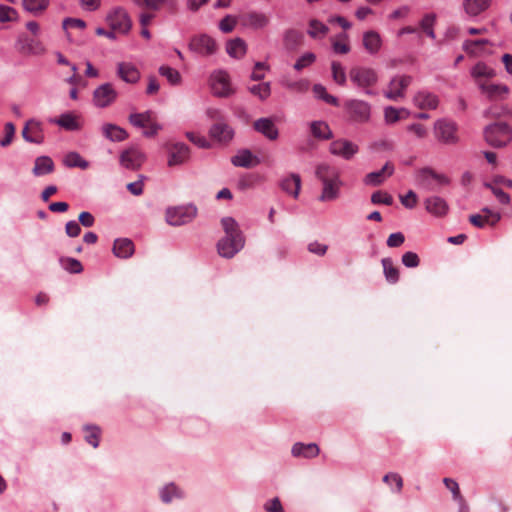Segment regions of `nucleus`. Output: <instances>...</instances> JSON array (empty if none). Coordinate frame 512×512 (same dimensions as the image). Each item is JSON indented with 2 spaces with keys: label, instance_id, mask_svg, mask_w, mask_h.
I'll return each instance as SVG.
<instances>
[{
  "label": "nucleus",
  "instance_id": "1",
  "mask_svg": "<svg viewBox=\"0 0 512 512\" xmlns=\"http://www.w3.org/2000/svg\"><path fill=\"white\" fill-rule=\"evenodd\" d=\"M206 113L209 119L215 122L209 129V136L219 143L230 142L234 137V130L224 120L221 111L216 108H209Z\"/></svg>",
  "mask_w": 512,
  "mask_h": 512
},
{
  "label": "nucleus",
  "instance_id": "2",
  "mask_svg": "<svg viewBox=\"0 0 512 512\" xmlns=\"http://www.w3.org/2000/svg\"><path fill=\"white\" fill-rule=\"evenodd\" d=\"M485 141L494 148H502L512 141V128L505 122H495L484 128Z\"/></svg>",
  "mask_w": 512,
  "mask_h": 512
},
{
  "label": "nucleus",
  "instance_id": "3",
  "mask_svg": "<svg viewBox=\"0 0 512 512\" xmlns=\"http://www.w3.org/2000/svg\"><path fill=\"white\" fill-rule=\"evenodd\" d=\"M457 124L446 118L438 119L434 123V135L437 141L445 145L458 143Z\"/></svg>",
  "mask_w": 512,
  "mask_h": 512
},
{
  "label": "nucleus",
  "instance_id": "4",
  "mask_svg": "<svg viewBox=\"0 0 512 512\" xmlns=\"http://www.w3.org/2000/svg\"><path fill=\"white\" fill-rule=\"evenodd\" d=\"M197 215V207L193 204L168 208L166 221L172 226H181L190 223Z\"/></svg>",
  "mask_w": 512,
  "mask_h": 512
},
{
  "label": "nucleus",
  "instance_id": "5",
  "mask_svg": "<svg viewBox=\"0 0 512 512\" xmlns=\"http://www.w3.org/2000/svg\"><path fill=\"white\" fill-rule=\"evenodd\" d=\"M209 82L213 95L217 97L226 98L234 94L230 76L225 70L212 72Z\"/></svg>",
  "mask_w": 512,
  "mask_h": 512
},
{
  "label": "nucleus",
  "instance_id": "6",
  "mask_svg": "<svg viewBox=\"0 0 512 512\" xmlns=\"http://www.w3.org/2000/svg\"><path fill=\"white\" fill-rule=\"evenodd\" d=\"M344 108L349 119L356 123H366L371 117V106L368 102L359 99L345 101Z\"/></svg>",
  "mask_w": 512,
  "mask_h": 512
},
{
  "label": "nucleus",
  "instance_id": "7",
  "mask_svg": "<svg viewBox=\"0 0 512 512\" xmlns=\"http://www.w3.org/2000/svg\"><path fill=\"white\" fill-rule=\"evenodd\" d=\"M245 245V238L243 234H236L235 236L225 235L217 243V250L221 257L232 258L236 255Z\"/></svg>",
  "mask_w": 512,
  "mask_h": 512
},
{
  "label": "nucleus",
  "instance_id": "8",
  "mask_svg": "<svg viewBox=\"0 0 512 512\" xmlns=\"http://www.w3.org/2000/svg\"><path fill=\"white\" fill-rule=\"evenodd\" d=\"M106 21L112 32H129L132 27L128 12L121 7L112 9L107 14Z\"/></svg>",
  "mask_w": 512,
  "mask_h": 512
},
{
  "label": "nucleus",
  "instance_id": "9",
  "mask_svg": "<svg viewBox=\"0 0 512 512\" xmlns=\"http://www.w3.org/2000/svg\"><path fill=\"white\" fill-rule=\"evenodd\" d=\"M15 47L23 55H41L45 51L36 34H20Z\"/></svg>",
  "mask_w": 512,
  "mask_h": 512
},
{
  "label": "nucleus",
  "instance_id": "10",
  "mask_svg": "<svg viewBox=\"0 0 512 512\" xmlns=\"http://www.w3.org/2000/svg\"><path fill=\"white\" fill-rule=\"evenodd\" d=\"M190 49L202 56L216 53L218 45L209 34H195L189 43Z\"/></svg>",
  "mask_w": 512,
  "mask_h": 512
},
{
  "label": "nucleus",
  "instance_id": "11",
  "mask_svg": "<svg viewBox=\"0 0 512 512\" xmlns=\"http://www.w3.org/2000/svg\"><path fill=\"white\" fill-rule=\"evenodd\" d=\"M350 80L360 88H368L378 81L376 71L368 67H354L349 72Z\"/></svg>",
  "mask_w": 512,
  "mask_h": 512
},
{
  "label": "nucleus",
  "instance_id": "12",
  "mask_svg": "<svg viewBox=\"0 0 512 512\" xmlns=\"http://www.w3.org/2000/svg\"><path fill=\"white\" fill-rule=\"evenodd\" d=\"M146 155L137 147H130L121 152L119 162L122 167L136 171L145 162Z\"/></svg>",
  "mask_w": 512,
  "mask_h": 512
},
{
  "label": "nucleus",
  "instance_id": "13",
  "mask_svg": "<svg viewBox=\"0 0 512 512\" xmlns=\"http://www.w3.org/2000/svg\"><path fill=\"white\" fill-rule=\"evenodd\" d=\"M118 93L110 83L98 86L93 92V103L98 108L110 106L116 99Z\"/></svg>",
  "mask_w": 512,
  "mask_h": 512
},
{
  "label": "nucleus",
  "instance_id": "14",
  "mask_svg": "<svg viewBox=\"0 0 512 512\" xmlns=\"http://www.w3.org/2000/svg\"><path fill=\"white\" fill-rule=\"evenodd\" d=\"M412 78L410 76L401 75L391 79L387 91L384 95L386 98L397 101L404 96V91L411 84Z\"/></svg>",
  "mask_w": 512,
  "mask_h": 512
},
{
  "label": "nucleus",
  "instance_id": "15",
  "mask_svg": "<svg viewBox=\"0 0 512 512\" xmlns=\"http://www.w3.org/2000/svg\"><path fill=\"white\" fill-rule=\"evenodd\" d=\"M357 144L346 139H337L331 142L329 151L335 156H339L345 160H350L358 152Z\"/></svg>",
  "mask_w": 512,
  "mask_h": 512
},
{
  "label": "nucleus",
  "instance_id": "16",
  "mask_svg": "<svg viewBox=\"0 0 512 512\" xmlns=\"http://www.w3.org/2000/svg\"><path fill=\"white\" fill-rule=\"evenodd\" d=\"M190 158L189 147L181 142L172 144L168 148V166H178L186 163Z\"/></svg>",
  "mask_w": 512,
  "mask_h": 512
},
{
  "label": "nucleus",
  "instance_id": "17",
  "mask_svg": "<svg viewBox=\"0 0 512 512\" xmlns=\"http://www.w3.org/2000/svg\"><path fill=\"white\" fill-rule=\"evenodd\" d=\"M328 24L329 26L318 20H312L310 22L312 32H328L330 29L336 28V26H339L343 30H348L351 28L350 22L341 16H330L328 18Z\"/></svg>",
  "mask_w": 512,
  "mask_h": 512
},
{
  "label": "nucleus",
  "instance_id": "18",
  "mask_svg": "<svg viewBox=\"0 0 512 512\" xmlns=\"http://www.w3.org/2000/svg\"><path fill=\"white\" fill-rule=\"evenodd\" d=\"M269 22L268 17L260 12H251L240 17L241 26L245 29H264Z\"/></svg>",
  "mask_w": 512,
  "mask_h": 512
},
{
  "label": "nucleus",
  "instance_id": "19",
  "mask_svg": "<svg viewBox=\"0 0 512 512\" xmlns=\"http://www.w3.org/2000/svg\"><path fill=\"white\" fill-rule=\"evenodd\" d=\"M394 173V166L387 162L382 169L368 173L363 182L368 186H379Z\"/></svg>",
  "mask_w": 512,
  "mask_h": 512
},
{
  "label": "nucleus",
  "instance_id": "20",
  "mask_svg": "<svg viewBox=\"0 0 512 512\" xmlns=\"http://www.w3.org/2000/svg\"><path fill=\"white\" fill-rule=\"evenodd\" d=\"M424 205L426 211L435 217H443L449 210L446 200L436 195L426 198Z\"/></svg>",
  "mask_w": 512,
  "mask_h": 512
},
{
  "label": "nucleus",
  "instance_id": "21",
  "mask_svg": "<svg viewBox=\"0 0 512 512\" xmlns=\"http://www.w3.org/2000/svg\"><path fill=\"white\" fill-rule=\"evenodd\" d=\"M253 127L271 141L276 140L279 136L278 128L271 118H259L254 122Z\"/></svg>",
  "mask_w": 512,
  "mask_h": 512
},
{
  "label": "nucleus",
  "instance_id": "22",
  "mask_svg": "<svg viewBox=\"0 0 512 512\" xmlns=\"http://www.w3.org/2000/svg\"><path fill=\"white\" fill-rule=\"evenodd\" d=\"M492 5V0H463L462 9L469 17H477L487 11Z\"/></svg>",
  "mask_w": 512,
  "mask_h": 512
},
{
  "label": "nucleus",
  "instance_id": "23",
  "mask_svg": "<svg viewBox=\"0 0 512 512\" xmlns=\"http://www.w3.org/2000/svg\"><path fill=\"white\" fill-rule=\"evenodd\" d=\"M117 75L126 83L135 84L140 79V72L135 65L129 62H120L117 65Z\"/></svg>",
  "mask_w": 512,
  "mask_h": 512
},
{
  "label": "nucleus",
  "instance_id": "24",
  "mask_svg": "<svg viewBox=\"0 0 512 512\" xmlns=\"http://www.w3.org/2000/svg\"><path fill=\"white\" fill-rule=\"evenodd\" d=\"M260 159L253 155L250 150L242 149L231 158V163L236 167L251 168L260 164Z\"/></svg>",
  "mask_w": 512,
  "mask_h": 512
},
{
  "label": "nucleus",
  "instance_id": "25",
  "mask_svg": "<svg viewBox=\"0 0 512 512\" xmlns=\"http://www.w3.org/2000/svg\"><path fill=\"white\" fill-rule=\"evenodd\" d=\"M342 184L340 177L327 182H322L323 189L319 196V200L325 202L337 199L339 197Z\"/></svg>",
  "mask_w": 512,
  "mask_h": 512
},
{
  "label": "nucleus",
  "instance_id": "26",
  "mask_svg": "<svg viewBox=\"0 0 512 512\" xmlns=\"http://www.w3.org/2000/svg\"><path fill=\"white\" fill-rule=\"evenodd\" d=\"M413 101L420 109H436L439 104L437 95L429 91H419L414 96Z\"/></svg>",
  "mask_w": 512,
  "mask_h": 512
},
{
  "label": "nucleus",
  "instance_id": "27",
  "mask_svg": "<svg viewBox=\"0 0 512 512\" xmlns=\"http://www.w3.org/2000/svg\"><path fill=\"white\" fill-rule=\"evenodd\" d=\"M320 449L316 443L297 442L292 446L291 453L294 457L314 458L319 455Z\"/></svg>",
  "mask_w": 512,
  "mask_h": 512
},
{
  "label": "nucleus",
  "instance_id": "28",
  "mask_svg": "<svg viewBox=\"0 0 512 512\" xmlns=\"http://www.w3.org/2000/svg\"><path fill=\"white\" fill-rule=\"evenodd\" d=\"M478 87L481 92L490 99H496L506 95L509 91L506 85L488 83L486 81H478Z\"/></svg>",
  "mask_w": 512,
  "mask_h": 512
},
{
  "label": "nucleus",
  "instance_id": "29",
  "mask_svg": "<svg viewBox=\"0 0 512 512\" xmlns=\"http://www.w3.org/2000/svg\"><path fill=\"white\" fill-rule=\"evenodd\" d=\"M113 253L118 258L127 259L134 253V244L128 238H119L114 241Z\"/></svg>",
  "mask_w": 512,
  "mask_h": 512
},
{
  "label": "nucleus",
  "instance_id": "30",
  "mask_svg": "<svg viewBox=\"0 0 512 512\" xmlns=\"http://www.w3.org/2000/svg\"><path fill=\"white\" fill-rule=\"evenodd\" d=\"M103 135L112 142H121L128 138V133L122 127L106 123L102 126Z\"/></svg>",
  "mask_w": 512,
  "mask_h": 512
},
{
  "label": "nucleus",
  "instance_id": "31",
  "mask_svg": "<svg viewBox=\"0 0 512 512\" xmlns=\"http://www.w3.org/2000/svg\"><path fill=\"white\" fill-rule=\"evenodd\" d=\"M55 165L49 156H39L34 161L32 173L36 177L50 174L54 171Z\"/></svg>",
  "mask_w": 512,
  "mask_h": 512
},
{
  "label": "nucleus",
  "instance_id": "32",
  "mask_svg": "<svg viewBox=\"0 0 512 512\" xmlns=\"http://www.w3.org/2000/svg\"><path fill=\"white\" fill-rule=\"evenodd\" d=\"M159 496L163 503L169 504L174 499H182L184 497L183 491L175 485V483L171 482L164 485L159 490Z\"/></svg>",
  "mask_w": 512,
  "mask_h": 512
},
{
  "label": "nucleus",
  "instance_id": "33",
  "mask_svg": "<svg viewBox=\"0 0 512 512\" xmlns=\"http://www.w3.org/2000/svg\"><path fill=\"white\" fill-rule=\"evenodd\" d=\"M280 186L287 194L297 198L301 188V178L298 174L292 173L282 179Z\"/></svg>",
  "mask_w": 512,
  "mask_h": 512
},
{
  "label": "nucleus",
  "instance_id": "34",
  "mask_svg": "<svg viewBox=\"0 0 512 512\" xmlns=\"http://www.w3.org/2000/svg\"><path fill=\"white\" fill-rule=\"evenodd\" d=\"M247 51L246 43L243 39L237 37L227 42L226 52L230 57L240 59Z\"/></svg>",
  "mask_w": 512,
  "mask_h": 512
},
{
  "label": "nucleus",
  "instance_id": "35",
  "mask_svg": "<svg viewBox=\"0 0 512 512\" xmlns=\"http://www.w3.org/2000/svg\"><path fill=\"white\" fill-rule=\"evenodd\" d=\"M315 175L321 182H327L340 177V172L336 167L322 163L316 167Z\"/></svg>",
  "mask_w": 512,
  "mask_h": 512
},
{
  "label": "nucleus",
  "instance_id": "36",
  "mask_svg": "<svg viewBox=\"0 0 512 512\" xmlns=\"http://www.w3.org/2000/svg\"><path fill=\"white\" fill-rule=\"evenodd\" d=\"M490 43L486 39H479L475 41H467L464 43L463 48L471 55L479 56L482 53L490 52Z\"/></svg>",
  "mask_w": 512,
  "mask_h": 512
},
{
  "label": "nucleus",
  "instance_id": "37",
  "mask_svg": "<svg viewBox=\"0 0 512 512\" xmlns=\"http://www.w3.org/2000/svg\"><path fill=\"white\" fill-rule=\"evenodd\" d=\"M312 135L320 140H329L333 137L332 130L324 121H313L310 124Z\"/></svg>",
  "mask_w": 512,
  "mask_h": 512
},
{
  "label": "nucleus",
  "instance_id": "38",
  "mask_svg": "<svg viewBox=\"0 0 512 512\" xmlns=\"http://www.w3.org/2000/svg\"><path fill=\"white\" fill-rule=\"evenodd\" d=\"M279 83L282 87L297 93H304L309 89V82L306 79L291 80L288 76H283Z\"/></svg>",
  "mask_w": 512,
  "mask_h": 512
},
{
  "label": "nucleus",
  "instance_id": "39",
  "mask_svg": "<svg viewBox=\"0 0 512 512\" xmlns=\"http://www.w3.org/2000/svg\"><path fill=\"white\" fill-rule=\"evenodd\" d=\"M471 76L478 85V81H484L483 79H490L494 77L495 71L485 63L479 62L471 69Z\"/></svg>",
  "mask_w": 512,
  "mask_h": 512
},
{
  "label": "nucleus",
  "instance_id": "40",
  "mask_svg": "<svg viewBox=\"0 0 512 512\" xmlns=\"http://www.w3.org/2000/svg\"><path fill=\"white\" fill-rule=\"evenodd\" d=\"M51 122L68 131H76L80 128L76 117L71 113L61 114L58 118L51 120Z\"/></svg>",
  "mask_w": 512,
  "mask_h": 512
},
{
  "label": "nucleus",
  "instance_id": "41",
  "mask_svg": "<svg viewBox=\"0 0 512 512\" xmlns=\"http://www.w3.org/2000/svg\"><path fill=\"white\" fill-rule=\"evenodd\" d=\"M152 121L153 113L151 111H145L142 113H132L129 116L130 124L137 128H148Z\"/></svg>",
  "mask_w": 512,
  "mask_h": 512
},
{
  "label": "nucleus",
  "instance_id": "42",
  "mask_svg": "<svg viewBox=\"0 0 512 512\" xmlns=\"http://www.w3.org/2000/svg\"><path fill=\"white\" fill-rule=\"evenodd\" d=\"M382 266H383V272L385 279L390 284H395L399 280V271L398 269L393 265V260L391 258H383L381 260Z\"/></svg>",
  "mask_w": 512,
  "mask_h": 512
},
{
  "label": "nucleus",
  "instance_id": "43",
  "mask_svg": "<svg viewBox=\"0 0 512 512\" xmlns=\"http://www.w3.org/2000/svg\"><path fill=\"white\" fill-rule=\"evenodd\" d=\"M63 164L69 168L78 167L81 169H86L89 166V163L83 159L78 152H69L66 154L63 159Z\"/></svg>",
  "mask_w": 512,
  "mask_h": 512
},
{
  "label": "nucleus",
  "instance_id": "44",
  "mask_svg": "<svg viewBox=\"0 0 512 512\" xmlns=\"http://www.w3.org/2000/svg\"><path fill=\"white\" fill-rule=\"evenodd\" d=\"M313 93L317 99L333 106H339V100L335 96L330 95L322 84H315L313 86Z\"/></svg>",
  "mask_w": 512,
  "mask_h": 512
},
{
  "label": "nucleus",
  "instance_id": "45",
  "mask_svg": "<svg viewBox=\"0 0 512 512\" xmlns=\"http://www.w3.org/2000/svg\"><path fill=\"white\" fill-rule=\"evenodd\" d=\"M249 92L258 97L261 101H265L271 95V84L270 82H263L252 85L248 88Z\"/></svg>",
  "mask_w": 512,
  "mask_h": 512
},
{
  "label": "nucleus",
  "instance_id": "46",
  "mask_svg": "<svg viewBox=\"0 0 512 512\" xmlns=\"http://www.w3.org/2000/svg\"><path fill=\"white\" fill-rule=\"evenodd\" d=\"M421 177H422V181H423L424 185L427 188H430V182H429L430 180H435L441 185L448 184V182H449V180L446 176L437 174L436 172H434L433 170L428 169V168L423 169L421 171Z\"/></svg>",
  "mask_w": 512,
  "mask_h": 512
},
{
  "label": "nucleus",
  "instance_id": "47",
  "mask_svg": "<svg viewBox=\"0 0 512 512\" xmlns=\"http://www.w3.org/2000/svg\"><path fill=\"white\" fill-rule=\"evenodd\" d=\"M363 45L369 53L377 52L382 45L380 34H363Z\"/></svg>",
  "mask_w": 512,
  "mask_h": 512
},
{
  "label": "nucleus",
  "instance_id": "48",
  "mask_svg": "<svg viewBox=\"0 0 512 512\" xmlns=\"http://www.w3.org/2000/svg\"><path fill=\"white\" fill-rule=\"evenodd\" d=\"M159 74L165 77L171 85H179L181 83L182 78L180 73L170 66H160Z\"/></svg>",
  "mask_w": 512,
  "mask_h": 512
},
{
  "label": "nucleus",
  "instance_id": "49",
  "mask_svg": "<svg viewBox=\"0 0 512 512\" xmlns=\"http://www.w3.org/2000/svg\"><path fill=\"white\" fill-rule=\"evenodd\" d=\"M84 430L86 432L85 441L93 448H97L99 446V437L101 433L100 428L96 425H86Z\"/></svg>",
  "mask_w": 512,
  "mask_h": 512
},
{
  "label": "nucleus",
  "instance_id": "50",
  "mask_svg": "<svg viewBox=\"0 0 512 512\" xmlns=\"http://www.w3.org/2000/svg\"><path fill=\"white\" fill-rule=\"evenodd\" d=\"M22 4L26 11L37 14L48 7L49 0H22Z\"/></svg>",
  "mask_w": 512,
  "mask_h": 512
},
{
  "label": "nucleus",
  "instance_id": "51",
  "mask_svg": "<svg viewBox=\"0 0 512 512\" xmlns=\"http://www.w3.org/2000/svg\"><path fill=\"white\" fill-rule=\"evenodd\" d=\"M62 267L73 274H78L83 271L81 262L75 258L67 257L60 260Z\"/></svg>",
  "mask_w": 512,
  "mask_h": 512
},
{
  "label": "nucleus",
  "instance_id": "52",
  "mask_svg": "<svg viewBox=\"0 0 512 512\" xmlns=\"http://www.w3.org/2000/svg\"><path fill=\"white\" fill-rule=\"evenodd\" d=\"M407 133H409L413 139L422 140L426 138L428 131L423 124L412 123L406 127Z\"/></svg>",
  "mask_w": 512,
  "mask_h": 512
},
{
  "label": "nucleus",
  "instance_id": "53",
  "mask_svg": "<svg viewBox=\"0 0 512 512\" xmlns=\"http://www.w3.org/2000/svg\"><path fill=\"white\" fill-rule=\"evenodd\" d=\"M484 186L491 190L493 195L497 198V200L503 204L508 205L511 201L510 196L504 192L501 188H498L494 183H484Z\"/></svg>",
  "mask_w": 512,
  "mask_h": 512
},
{
  "label": "nucleus",
  "instance_id": "54",
  "mask_svg": "<svg viewBox=\"0 0 512 512\" xmlns=\"http://www.w3.org/2000/svg\"><path fill=\"white\" fill-rule=\"evenodd\" d=\"M222 227L225 231V235L232 236L236 234H242V232L238 228V224L236 220L232 217H224L221 220Z\"/></svg>",
  "mask_w": 512,
  "mask_h": 512
},
{
  "label": "nucleus",
  "instance_id": "55",
  "mask_svg": "<svg viewBox=\"0 0 512 512\" xmlns=\"http://www.w3.org/2000/svg\"><path fill=\"white\" fill-rule=\"evenodd\" d=\"M86 27V22L80 18L68 17L62 21V28L64 30H84Z\"/></svg>",
  "mask_w": 512,
  "mask_h": 512
},
{
  "label": "nucleus",
  "instance_id": "56",
  "mask_svg": "<svg viewBox=\"0 0 512 512\" xmlns=\"http://www.w3.org/2000/svg\"><path fill=\"white\" fill-rule=\"evenodd\" d=\"M331 69L333 80L341 86L345 85L346 73L343 66L338 62H332Z\"/></svg>",
  "mask_w": 512,
  "mask_h": 512
},
{
  "label": "nucleus",
  "instance_id": "57",
  "mask_svg": "<svg viewBox=\"0 0 512 512\" xmlns=\"http://www.w3.org/2000/svg\"><path fill=\"white\" fill-rule=\"evenodd\" d=\"M437 21V15L435 13H427L423 16L420 21V28L422 32H433Z\"/></svg>",
  "mask_w": 512,
  "mask_h": 512
},
{
  "label": "nucleus",
  "instance_id": "58",
  "mask_svg": "<svg viewBox=\"0 0 512 512\" xmlns=\"http://www.w3.org/2000/svg\"><path fill=\"white\" fill-rule=\"evenodd\" d=\"M316 60L315 54L311 52H307L303 54L294 64V69L300 71L308 66H310Z\"/></svg>",
  "mask_w": 512,
  "mask_h": 512
},
{
  "label": "nucleus",
  "instance_id": "59",
  "mask_svg": "<svg viewBox=\"0 0 512 512\" xmlns=\"http://www.w3.org/2000/svg\"><path fill=\"white\" fill-rule=\"evenodd\" d=\"M371 202L373 204H384V205H392L393 197L387 192L376 191L371 195Z\"/></svg>",
  "mask_w": 512,
  "mask_h": 512
},
{
  "label": "nucleus",
  "instance_id": "60",
  "mask_svg": "<svg viewBox=\"0 0 512 512\" xmlns=\"http://www.w3.org/2000/svg\"><path fill=\"white\" fill-rule=\"evenodd\" d=\"M5 136L0 140V146L7 147L11 144L15 135V126L12 122H7L4 126Z\"/></svg>",
  "mask_w": 512,
  "mask_h": 512
},
{
  "label": "nucleus",
  "instance_id": "61",
  "mask_svg": "<svg viewBox=\"0 0 512 512\" xmlns=\"http://www.w3.org/2000/svg\"><path fill=\"white\" fill-rule=\"evenodd\" d=\"M481 213L484 215L485 221L490 226H494L501 219V214L499 212L493 211L488 207L482 208Z\"/></svg>",
  "mask_w": 512,
  "mask_h": 512
},
{
  "label": "nucleus",
  "instance_id": "62",
  "mask_svg": "<svg viewBox=\"0 0 512 512\" xmlns=\"http://www.w3.org/2000/svg\"><path fill=\"white\" fill-rule=\"evenodd\" d=\"M420 260L416 253L408 251L402 256V264L407 268H415L419 265Z\"/></svg>",
  "mask_w": 512,
  "mask_h": 512
},
{
  "label": "nucleus",
  "instance_id": "63",
  "mask_svg": "<svg viewBox=\"0 0 512 512\" xmlns=\"http://www.w3.org/2000/svg\"><path fill=\"white\" fill-rule=\"evenodd\" d=\"M237 24V18L232 15L225 16L219 23V29L222 32H231Z\"/></svg>",
  "mask_w": 512,
  "mask_h": 512
},
{
  "label": "nucleus",
  "instance_id": "64",
  "mask_svg": "<svg viewBox=\"0 0 512 512\" xmlns=\"http://www.w3.org/2000/svg\"><path fill=\"white\" fill-rule=\"evenodd\" d=\"M400 201L404 207L412 209L417 204V195L414 191L409 190L405 195L400 196Z\"/></svg>",
  "mask_w": 512,
  "mask_h": 512
}]
</instances>
